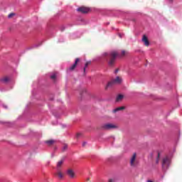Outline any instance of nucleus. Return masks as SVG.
Here are the masks:
<instances>
[{"instance_id":"obj_3","label":"nucleus","mask_w":182,"mask_h":182,"mask_svg":"<svg viewBox=\"0 0 182 182\" xmlns=\"http://www.w3.org/2000/svg\"><path fill=\"white\" fill-rule=\"evenodd\" d=\"M102 129L104 130H113V129H119V126L113 123H107L102 125Z\"/></svg>"},{"instance_id":"obj_13","label":"nucleus","mask_w":182,"mask_h":182,"mask_svg":"<svg viewBox=\"0 0 182 182\" xmlns=\"http://www.w3.org/2000/svg\"><path fill=\"white\" fill-rule=\"evenodd\" d=\"M79 58H76L75 63L70 68V70H73L75 68H76V65H77V63L79 62Z\"/></svg>"},{"instance_id":"obj_25","label":"nucleus","mask_w":182,"mask_h":182,"mask_svg":"<svg viewBox=\"0 0 182 182\" xmlns=\"http://www.w3.org/2000/svg\"><path fill=\"white\" fill-rule=\"evenodd\" d=\"M168 1H169V2H173V0H168Z\"/></svg>"},{"instance_id":"obj_14","label":"nucleus","mask_w":182,"mask_h":182,"mask_svg":"<svg viewBox=\"0 0 182 182\" xmlns=\"http://www.w3.org/2000/svg\"><path fill=\"white\" fill-rule=\"evenodd\" d=\"M160 156H161V152H158L156 158V164H159V162L160 161Z\"/></svg>"},{"instance_id":"obj_26","label":"nucleus","mask_w":182,"mask_h":182,"mask_svg":"<svg viewBox=\"0 0 182 182\" xmlns=\"http://www.w3.org/2000/svg\"><path fill=\"white\" fill-rule=\"evenodd\" d=\"M147 182H153L152 181H148Z\"/></svg>"},{"instance_id":"obj_7","label":"nucleus","mask_w":182,"mask_h":182,"mask_svg":"<svg viewBox=\"0 0 182 182\" xmlns=\"http://www.w3.org/2000/svg\"><path fill=\"white\" fill-rule=\"evenodd\" d=\"M63 163H65L64 159H60L57 162V166H56V170H62V166H63Z\"/></svg>"},{"instance_id":"obj_8","label":"nucleus","mask_w":182,"mask_h":182,"mask_svg":"<svg viewBox=\"0 0 182 182\" xmlns=\"http://www.w3.org/2000/svg\"><path fill=\"white\" fill-rule=\"evenodd\" d=\"M56 176L58 177V178H63V177H65V173H63V170L57 169Z\"/></svg>"},{"instance_id":"obj_20","label":"nucleus","mask_w":182,"mask_h":182,"mask_svg":"<svg viewBox=\"0 0 182 182\" xmlns=\"http://www.w3.org/2000/svg\"><path fill=\"white\" fill-rule=\"evenodd\" d=\"M51 79H56V74L54 73L51 75Z\"/></svg>"},{"instance_id":"obj_12","label":"nucleus","mask_w":182,"mask_h":182,"mask_svg":"<svg viewBox=\"0 0 182 182\" xmlns=\"http://www.w3.org/2000/svg\"><path fill=\"white\" fill-rule=\"evenodd\" d=\"M124 107H119L114 109L112 110V113H117V112H120L121 110H124Z\"/></svg>"},{"instance_id":"obj_23","label":"nucleus","mask_w":182,"mask_h":182,"mask_svg":"<svg viewBox=\"0 0 182 182\" xmlns=\"http://www.w3.org/2000/svg\"><path fill=\"white\" fill-rule=\"evenodd\" d=\"M108 182H114V180H113V179H109Z\"/></svg>"},{"instance_id":"obj_29","label":"nucleus","mask_w":182,"mask_h":182,"mask_svg":"<svg viewBox=\"0 0 182 182\" xmlns=\"http://www.w3.org/2000/svg\"><path fill=\"white\" fill-rule=\"evenodd\" d=\"M77 136H80V134H78Z\"/></svg>"},{"instance_id":"obj_19","label":"nucleus","mask_w":182,"mask_h":182,"mask_svg":"<svg viewBox=\"0 0 182 182\" xmlns=\"http://www.w3.org/2000/svg\"><path fill=\"white\" fill-rule=\"evenodd\" d=\"M13 16H15V14H14V13H11V14L9 15V18H12Z\"/></svg>"},{"instance_id":"obj_30","label":"nucleus","mask_w":182,"mask_h":182,"mask_svg":"<svg viewBox=\"0 0 182 182\" xmlns=\"http://www.w3.org/2000/svg\"><path fill=\"white\" fill-rule=\"evenodd\" d=\"M85 144L84 143V144H83V146H85Z\"/></svg>"},{"instance_id":"obj_6","label":"nucleus","mask_w":182,"mask_h":182,"mask_svg":"<svg viewBox=\"0 0 182 182\" xmlns=\"http://www.w3.org/2000/svg\"><path fill=\"white\" fill-rule=\"evenodd\" d=\"M116 56H117V52L113 51L111 53V58L108 62L109 66H113V63H114V59H116Z\"/></svg>"},{"instance_id":"obj_2","label":"nucleus","mask_w":182,"mask_h":182,"mask_svg":"<svg viewBox=\"0 0 182 182\" xmlns=\"http://www.w3.org/2000/svg\"><path fill=\"white\" fill-rule=\"evenodd\" d=\"M139 164V161L137 160V153H133L129 158V165L131 167H136Z\"/></svg>"},{"instance_id":"obj_10","label":"nucleus","mask_w":182,"mask_h":182,"mask_svg":"<svg viewBox=\"0 0 182 182\" xmlns=\"http://www.w3.org/2000/svg\"><path fill=\"white\" fill-rule=\"evenodd\" d=\"M142 42H144L145 46H149V45H150V43L149 42V39L147 38V36H143Z\"/></svg>"},{"instance_id":"obj_21","label":"nucleus","mask_w":182,"mask_h":182,"mask_svg":"<svg viewBox=\"0 0 182 182\" xmlns=\"http://www.w3.org/2000/svg\"><path fill=\"white\" fill-rule=\"evenodd\" d=\"M89 65H90V61H88L85 63V68H87V66H89Z\"/></svg>"},{"instance_id":"obj_4","label":"nucleus","mask_w":182,"mask_h":182,"mask_svg":"<svg viewBox=\"0 0 182 182\" xmlns=\"http://www.w3.org/2000/svg\"><path fill=\"white\" fill-rule=\"evenodd\" d=\"M168 166H170V158L166 156L162 161V168L164 170H166L168 168Z\"/></svg>"},{"instance_id":"obj_27","label":"nucleus","mask_w":182,"mask_h":182,"mask_svg":"<svg viewBox=\"0 0 182 182\" xmlns=\"http://www.w3.org/2000/svg\"><path fill=\"white\" fill-rule=\"evenodd\" d=\"M85 70H86V68H84V72H85Z\"/></svg>"},{"instance_id":"obj_28","label":"nucleus","mask_w":182,"mask_h":182,"mask_svg":"<svg viewBox=\"0 0 182 182\" xmlns=\"http://www.w3.org/2000/svg\"><path fill=\"white\" fill-rule=\"evenodd\" d=\"M4 107H5V109H6V108H7V107H6V106H4Z\"/></svg>"},{"instance_id":"obj_24","label":"nucleus","mask_w":182,"mask_h":182,"mask_svg":"<svg viewBox=\"0 0 182 182\" xmlns=\"http://www.w3.org/2000/svg\"><path fill=\"white\" fill-rule=\"evenodd\" d=\"M117 72H119V69H117V70H115V71H114L115 73H117Z\"/></svg>"},{"instance_id":"obj_9","label":"nucleus","mask_w":182,"mask_h":182,"mask_svg":"<svg viewBox=\"0 0 182 182\" xmlns=\"http://www.w3.org/2000/svg\"><path fill=\"white\" fill-rule=\"evenodd\" d=\"M78 12H82V14H87L90 9L87 7H80L77 9Z\"/></svg>"},{"instance_id":"obj_16","label":"nucleus","mask_w":182,"mask_h":182,"mask_svg":"<svg viewBox=\"0 0 182 182\" xmlns=\"http://www.w3.org/2000/svg\"><path fill=\"white\" fill-rule=\"evenodd\" d=\"M8 80H9V78L8 77H5L3 79H1V82H8Z\"/></svg>"},{"instance_id":"obj_22","label":"nucleus","mask_w":182,"mask_h":182,"mask_svg":"<svg viewBox=\"0 0 182 182\" xmlns=\"http://www.w3.org/2000/svg\"><path fill=\"white\" fill-rule=\"evenodd\" d=\"M102 56H109V53H104L102 54Z\"/></svg>"},{"instance_id":"obj_18","label":"nucleus","mask_w":182,"mask_h":182,"mask_svg":"<svg viewBox=\"0 0 182 182\" xmlns=\"http://www.w3.org/2000/svg\"><path fill=\"white\" fill-rule=\"evenodd\" d=\"M67 149H68V145L64 144V145L63 146V151H65L67 150Z\"/></svg>"},{"instance_id":"obj_17","label":"nucleus","mask_w":182,"mask_h":182,"mask_svg":"<svg viewBox=\"0 0 182 182\" xmlns=\"http://www.w3.org/2000/svg\"><path fill=\"white\" fill-rule=\"evenodd\" d=\"M126 55H127V51H126V50H122V51L121 52V55H122V56H126Z\"/></svg>"},{"instance_id":"obj_15","label":"nucleus","mask_w":182,"mask_h":182,"mask_svg":"<svg viewBox=\"0 0 182 182\" xmlns=\"http://www.w3.org/2000/svg\"><path fill=\"white\" fill-rule=\"evenodd\" d=\"M46 143L48 146H50V145H52V144H53L55 143V141L50 139V140L46 141Z\"/></svg>"},{"instance_id":"obj_1","label":"nucleus","mask_w":182,"mask_h":182,"mask_svg":"<svg viewBox=\"0 0 182 182\" xmlns=\"http://www.w3.org/2000/svg\"><path fill=\"white\" fill-rule=\"evenodd\" d=\"M123 82V78L121 76H116L112 78V80L107 84L105 86V89H109V87H112L114 85H122Z\"/></svg>"},{"instance_id":"obj_5","label":"nucleus","mask_w":182,"mask_h":182,"mask_svg":"<svg viewBox=\"0 0 182 182\" xmlns=\"http://www.w3.org/2000/svg\"><path fill=\"white\" fill-rule=\"evenodd\" d=\"M66 174L70 177V178H75L76 177V173H75V170L72 168H68L66 171Z\"/></svg>"},{"instance_id":"obj_11","label":"nucleus","mask_w":182,"mask_h":182,"mask_svg":"<svg viewBox=\"0 0 182 182\" xmlns=\"http://www.w3.org/2000/svg\"><path fill=\"white\" fill-rule=\"evenodd\" d=\"M124 99V95L119 94L117 96L116 102H122Z\"/></svg>"}]
</instances>
